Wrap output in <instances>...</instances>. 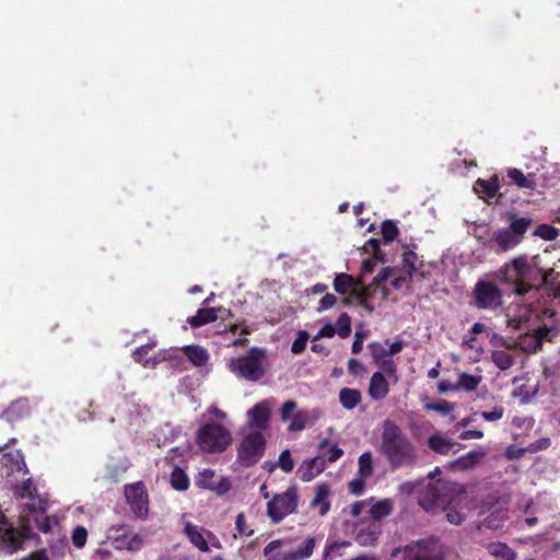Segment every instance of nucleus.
I'll return each instance as SVG.
<instances>
[{
    "instance_id": "nucleus-4",
    "label": "nucleus",
    "mask_w": 560,
    "mask_h": 560,
    "mask_svg": "<svg viewBox=\"0 0 560 560\" xmlns=\"http://www.w3.org/2000/svg\"><path fill=\"white\" fill-rule=\"evenodd\" d=\"M505 220L508 226L499 229L491 237V241L502 252L511 250L520 245L534 222L530 217H522L515 211H508Z\"/></svg>"
},
{
    "instance_id": "nucleus-3",
    "label": "nucleus",
    "mask_w": 560,
    "mask_h": 560,
    "mask_svg": "<svg viewBox=\"0 0 560 560\" xmlns=\"http://www.w3.org/2000/svg\"><path fill=\"white\" fill-rule=\"evenodd\" d=\"M460 492L463 487L459 483L439 479L429 482L421 491L419 504L428 513L435 514L446 510Z\"/></svg>"
},
{
    "instance_id": "nucleus-24",
    "label": "nucleus",
    "mask_w": 560,
    "mask_h": 560,
    "mask_svg": "<svg viewBox=\"0 0 560 560\" xmlns=\"http://www.w3.org/2000/svg\"><path fill=\"white\" fill-rule=\"evenodd\" d=\"M1 463L8 468L7 476H10L14 471L28 472L24 456L21 452L4 454L1 458Z\"/></svg>"
},
{
    "instance_id": "nucleus-37",
    "label": "nucleus",
    "mask_w": 560,
    "mask_h": 560,
    "mask_svg": "<svg viewBox=\"0 0 560 560\" xmlns=\"http://www.w3.org/2000/svg\"><path fill=\"white\" fill-rule=\"evenodd\" d=\"M481 380L482 378L480 375H471L466 372H463L459 374L456 385L458 386V389H464L466 392H474L477 389Z\"/></svg>"
},
{
    "instance_id": "nucleus-42",
    "label": "nucleus",
    "mask_w": 560,
    "mask_h": 560,
    "mask_svg": "<svg viewBox=\"0 0 560 560\" xmlns=\"http://www.w3.org/2000/svg\"><path fill=\"white\" fill-rule=\"evenodd\" d=\"M335 328L340 338H348L351 334V317L347 313H341Z\"/></svg>"
},
{
    "instance_id": "nucleus-55",
    "label": "nucleus",
    "mask_w": 560,
    "mask_h": 560,
    "mask_svg": "<svg viewBox=\"0 0 560 560\" xmlns=\"http://www.w3.org/2000/svg\"><path fill=\"white\" fill-rule=\"evenodd\" d=\"M306 425V417L302 412H296L292 416L291 423L289 425L290 431H302Z\"/></svg>"
},
{
    "instance_id": "nucleus-1",
    "label": "nucleus",
    "mask_w": 560,
    "mask_h": 560,
    "mask_svg": "<svg viewBox=\"0 0 560 560\" xmlns=\"http://www.w3.org/2000/svg\"><path fill=\"white\" fill-rule=\"evenodd\" d=\"M558 275L553 268L545 269L540 266L539 255L528 257L522 254L505 262L497 277L501 283L511 288V294L524 296L541 288L553 289Z\"/></svg>"
},
{
    "instance_id": "nucleus-8",
    "label": "nucleus",
    "mask_w": 560,
    "mask_h": 560,
    "mask_svg": "<svg viewBox=\"0 0 560 560\" xmlns=\"http://www.w3.org/2000/svg\"><path fill=\"white\" fill-rule=\"evenodd\" d=\"M265 357V349L252 347L247 355L233 359L229 368L238 377L249 382H257L265 375V369L262 366Z\"/></svg>"
},
{
    "instance_id": "nucleus-18",
    "label": "nucleus",
    "mask_w": 560,
    "mask_h": 560,
    "mask_svg": "<svg viewBox=\"0 0 560 560\" xmlns=\"http://www.w3.org/2000/svg\"><path fill=\"white\" fill-rule=\"evenodd\" d=\"M122 530L116 537H113L116 549H127L129 551H139L143 547V539L139 534H129L126 532L125 526H121L117 532Z\"/></svg>"
},
{
    "instance_id": "nucleus-28",
    "label": "nucleus",
    "mask_w": 560,
    "mask_h": 560,
    "mask_svg": "<svg viewBox=\"0 0 560 560\" xmlns=\"http://www.w3.org/2000/svg\"><path fill=\"white\" fill-rule=\"evenodd\" d=\"M361 284L359 280L354 279L352 276L341 272L337 273L334 279V289L337 293L346 295L350 294L354 287Z\"/></svg>"
},
{
    "instance_id": "nucleus-7",
    "label": "nucleus",
    "mask_w": 560,
    "mask_h": 560,
    "mask_svg": "<svg viewBox=\"0 0 560 560\" xmlns=\"http://www.w3.org/2000/svg\"><path fill=\"white\" fill-rule=\"evenodd\" d=\"M33 537L28 523L14 527L0 510V553L12 555L23 549L24 544Z\"/></svg>"
},
{
    "instance_id": "nucleus-26",
    "label": "nucleus",
    "mask_w": 560,
    "mask_h": 560,
    "mask_svg": "<svg viewBox=\"0 0 560 560\" xmlns=\"http://www.w3.org/2000/svg\"><path fill=\"white\" fill-rule=\"evenodd\" d=\"M330 493L329 486L327 483H320L316 487V493L313 500L311 501L312 508L319 506V515L325 516L329 509L330 503L328 501V495Z\"/></svg>"
},
{
    "instance_id": "nucleus-2",
    "label": "nucleus",
    "mask_w": 560,
    "mask_h": 560,
    "mask_svg": "<svg viewBox=\"0 0 560 560\" xmlns=\"http://www.w3.org/2000/svg\"><path fill=\"white\" fill-rule=\"evenodd\" d=\"M380 452L393 470L416 464L417 450L401 428L392 420L383 422Z\"/></svg>"
},
{
    "instance_id": "nucleus-15",
    "label": "nucleus",
    "mask_w": 560,
    "mask_h": 560,
    "mask_svg": "<svg viewBox=\"0 0 560 560\" xmlns=\"http://www.w3.org/2000/svg\"><path fill=\"white\" fill-rule=\"evenodd\" d=\"M365 253L372 254L371 258L364 259L361 267V273H372L377 262L385 261V254L380 248V240L370 238L363 246Z\"/></svg>"
},
{
    "instance_id": "nucleus-63",
    "label": "nucleus",
    "mask_w": 560,
    "mask_h": 560,
    "mask_svg": "<svg viewBox=\"0 0 560 560\" xmlns=\"http://www.w3.org/2000/svg\"><path fill=\"white\" fill-rule=\"evenodd\" d=\"M37 528L43 533H49L51 529V518L47 515H38L35 518Z\"/></svg>"
},
{
    "instance_id": "nucleus-36",
    "label": "nucleus",
    "mask_w": 560,
    "mask_h": 560,
    "mask_svg": "<svg viewBox=\"0 0 560 560\" xmlns=\"http://www.w3.org/2000/svg\"><path fill=\"white\" fill-rule=\"evenodd\" d=\"M491 360L494 363V365L502 371L509 370L514 364V358L505 350L492 351Z\"/></svg>"
},
{
    "instance_id": "nucleus-40",
    "label": "nucleus",
    "mask_w": 560,
    "mask_h": 560,
    "mask_svg": "<svg viewBox=\"0 0 560 560\" xmlns=\"http://www.w3.org/2000/svg\"><path fill=\"white\" fill-rule=\"evenodd\" d=\"M534 236L540 237L545 241H553L559 236V230L552 225L542 223L536 226L533 232Z\"/></svg>"
},
{
    "instance_id": "nucleus-32",
    "label": "nucleus",
    "mask_w": 560,
    "mask_h": 560,
    "mask_svg": "<svg viewBox=\"0 0 560 560\" xmlns=\"http://www.w3.org/2000/svg\"><path fill=\"white\" fill-rule=\"evenodd\" d=\"M183 352L195 366H203L209 359L207 350L200 346H186Z\"/></svg>"
},
{
    "instance_id": "nucleus-11",
    "label": "nucleus",
    "mask_w": 560,
    "mask_h": 560,
    "mask_svg": "<svg viewBox=\"0 0 560 560\" xmlns=\"http://www.w3.org/2000/svg\"><path fill=\"white\" fill-rule=\"evenodd\" d=\"M474 303L479 310L495 311L503 304V291L492 281L479 280L474 288Z\"/></svg>"
},
{
    "instance_id": "nucleus-39",
    "label": "nucleus",
    "mask_w": 560,
    "mask_h": 560,
    "mask_svg": "<svg viewBox=\"0 0 560 560\" xmlns=\"http://www.w3.org/2000/svg\"><path fill=\"white\" fill-rule=\"evenodd\" d=\"M374 467H373V460L372 455L370 452H364L359 457V470L358 475L362 478H369L373 475Z\"/></svg>"
},
{
    "instance_id": "nucleus-60",
    "label": "nucleus",
    "mask_w": 560,
    "mask_h": 560,
    "mask_svg": "<svg viewBox=\"0 0 560 560\" xmlns=\"http://www.w3.org/2000/svg\"><path fill=\"white\" fill-rule=\"evenodd\" d=\"M347 366H348L349 373L354 376H358L365 372L364 365L359 360H357L354 358H351L348 360Z\"/></svg>"
},
{
    "instance_id": "nucleus-59",
    "label": "nucleus",
    "mask_w": 560,
    "mask_h": 560,
    "mask_svg": "<svg viewBox=\"0 0 560 560\" xmlns=\"http://www.w3.org/2000/svg\"><path fill=\"white\" fill-rule=\"evenodd\" d=\"M392 271L393 269L390 267L383 268L374 278L373 282L371 283V287L384 285L388 280Z\"/></svg>"
},
{
    "instance_id": "nucleus-52",
    "label": "nucleus",
    "mask_w": 560,
    "mask_h": 560,
    "mask_svg": "<svg viewBox=\"0 0 560 560\" xmlns=\"http://www.w3.org/2000/svg\"><path fill=\"white\" fill-rule=\"evenodd\" d=\"M307 340H308V334L304 330L299 331L298 337L295 338V340L293 341V343L291 346V351L294 354L302 353L306 348Z\"/></svg>"
},
{
    "instance_id": "nucleus-21",
    "label": "nucleus",
    "mask_w": 560,
    "mask_h": 560,
    "mask_svg": "<svg viewBox=\"0 0 560 560\" xmlns=\"http://www.w3.org/2000/svg\"><path fill=\"white\" fill-rule=\"evenodd\" d=\"M381 525L376 522L361 526L355 533V541L360 546H374L381 535Z\"/></svg>"
},
{
    "instance_id": "nucleus-12",
    "label": "nucleus",
    "mask_w": 560,
    "mask_h": 560,
    "mask_svg": "<svg viewBox=\"0 0 560 560\" xmlns=\"http://www.w3.org/2000/svg\"><path fill=\"white\" fill-rule=\"evenodd\" d=\"M401 552V560H444L442 546L438 539L409 544Z\"/></svg>"
},
{
    "instance_id": "nucleus-34",
    "label": "nucleus",
    "mask_w": 560,
    "mask_h": 560,
    "mask_svg": "<svg viewBox=\"0 0 560 560\" xmlns=\"http://www.w3.org/2000/svg\"><path fill=\"white\" fill-rule=\"evenodd\" d=\"M393 511V504L390 500L384 499L374 503L370 509V515L374 522L381 521L388 516Z\"/></svg>"
},
{
    "instance_id": "nucleus-62",
    "label": "nucleus",
    "mask_w": 560,
    "mask_h": 560,
    "mask_svg": "<svg viewBox=\"0 0 560 560\" xmlns=\"http://www.w3.org/2000/svg\"><path fill=\"white\" fill-rule=\"evenodd\" d=\"M337 302V298L331 293H326L318 303L317 311H326L330 307H332Z\"/></svg>"
},
{
    "instance_id": "nucleus-47",
    "label": "nucleus",
    "mask_w": 560,
    "mask_h": 560,
    "mask_svg": "<svg viewBox=\"0 0 560 560\" xmlns=\"http://www.w3.org/2000/svg\"><path fill=\"white\" fill-rule=\"evenodd\" d=\"M417 260L418 255L412 249H407L404 252L402 262L409 277H412L417 272Z\"/></svg>"
},
{
    "instance_id": "nucleus-31",
    "label": "nucleus",
    "mask_w": 560,
    "mask_h": 560,
    "mask_svg": "<svg viewBox=\"0 0 560 560\" xmlns=\"http://www.w3.org/2000/svg\"><path fill=\"white\" fill-rule=\"evenodd\" d=\"M217 320V308L202 307L199 308L196 315L188 317L187 322L191 327H201L206 324Z\"/></svg>"
},
{
    "instance_id": "nucleus-41",
    "label": "nucleus",
    "mask_w": 560,
    "mask_h": 560,
    "mask_svg": "<svg viewBox=\"0 0 560 560\" xmlns=\"http://www.w3.org/2000/svg\"><path fill=\"white\" fill-rule=\"evenodd\" d=\"M427 411H435L442 416L451 415L455 410V404L441 400L436 402H428L423 406Z\"/></svg>"
},
{
    "instance_id": "nucleus-49",
    "label": "nucleus",
    "mask_w": 560,
    "mask_h": 560,
    "mask_svg": "<svg viewBox=\"0 0 560 560\" xmlns=\"http://www.w3.org/2000/svg\"><path fill=\"white\" fill-rule=\"evenodd\" d=\"M88 540V530L84 526H75L72 530L71 541L74 547L81 549L85 546Z\"/></svg>"
},
{
    "instance_id": "nucleus-61",
    "label": "nucleus",
    "mask_w": 560,
    "mask_h": 560,
    "mask_svg": "<svg viewBox=\"0 0 560 560\" xmlns=\"http://www.w3.org/2000/svg\"><path fill=\"white\" fill-rule=\"evenodd\" d=\"M298 408V405L294 400H287L282 407H281V410H280V413H281V419L283 421L288 420L293 413L294 411L296 410Z\"/></svg>"
},
{
    "instance_id": "nucleus-17",
    "label": "nucleus",
    "mask_w": 560,
    "mask_h": 560,
    "mask_svg": "<svg viewBox=\"0 0 560 560\" xmlns=\"http://www.w3.org/2000/svg\"><path fill=\"white\" fill-rule=\"evenodd\" d=\"M500 189V182L497 175H493L489 179L478 178L474 184V190L476 194L490 203V200L498 196Z\"/></svg>"
},
{
    "instance_id": "nucleus-53",
    "label": "nucleus",
    "mask_w": 560,
    "mask_h": 560,
    "mask_svg": "<svg viewBox=\"0 0 560 560\" xmlns=\"http://www.w3.org/2000/svg\"><path fill=\"white\" fill-rule=\"evenodd\" d=\"M235 527L240 535H244V536L248 537L254 534V530L248 528L244 513L237 514L236 520H235Z\"/></svg>"
},
{
    "instance_id": "nucleus-58",
    "label": "nucleus",
    "mask_w": 560,
    "mask_h": 560,
    "mask_svg": "<svg viewBox=\"0 0 560 560\" xmlns=\"http://www.w3.org/2000/svg\"><path fill=\"white\" fill-rule=\"evenodd\" d=\"M370 294V287L365 285H361L360 288L354 287L350 293L351 298L357 300L359 304L369 300Z\"/></svg>"
},
{
    "instance_id": "nucleus-30",
    "label": "nucleus",
    "mask_w": 560,
    "mask_h": 560,
    "mask_svg": "<svg viewBox=\"0 0 560 560\" xmlns=\"http://www.w3.org/2000/svg\"><path fill=\"white\" fill-rule=\"evenodd\" d=\"M362 400V394L359 389L345 387L339 392V402L347 410L354 409Z\"/></svg>"
},
{
    "instance_id": "nucleus-23",
    "label": "nucleus",
    "mask_w": 560,
    "mask_h": 560,
    "mask_svg": "<svg viewBox=\"0 0 560 560\" xmlns=\"http://www.w3.org/2000/svg\"><path fill=\"white\" fill-rule=\"evenodd\" d=\"M252 424L258 429H266L270 419V409L266 402L256 404L249 411Z\"/></svg>"
},
{
    "instance_id": "nucleus-57",
    "label": "nucleus",
    "mask_w": 560,
    "mask_h": 560,
    "mask_svg": "<svg viewBox=\"0 0 560 560\" xmlns=\"http://www.w3.org/2000/svg\"><path fill=\"white\" fill-rule=\"evenodd\" d=\"M365 479L359 476L358 478H354L351 480L348 485L349 491L352 494L361 495L365 489Z\"/></svg>"
},
{
    "instance_id": "nucleus-10",
    "label": "nucleus",
    "mask_w": 560,
    "mask_h": 560,
    "mask_svg": "<svg viewBox=\"0 0 560 560\" xmlns=\"http://www.w3.org/2000/svg\"><path fill=\"white\" fill-rule=\"evenodd\" d=\"M266 451V439L261 432L248 433L237 447V463L245 468L257 464Z\"/></svg>"
},
{
    "instance_id": "nucleus-51",
    "label": "nucleus",
    "mask_w": 560,
    "mask_h": 560,
    "mask_svg": "<svg viewBox=\"0 0 560 560\" xmlns=\"http://www.w3.org/2000/svg\"><path fill=\"white\" fill-rule=\"evenodd\" d=\"M278 467L284 472H291L294 468V462L291 456L290 450H283L280 455L279 459L277 462Z\"/></svg>"
},
{
    "instance_id": "nucleus-64",
    "label": "nucleus",
    "mask_w": 560,
    "mask_h": 560,
    "mask_svg": "<svg viewBox=\"0 0 560 560\" xmlns=\"http://www.w3.org/2000/svg\"><path fill=\"white\" fill-rule=\"evenodd\" d=\"M126 470L127 467H121L118 465L109 466L107 469V476L112 481L117 482L119 480L120 475L124 474Z\"/></svg>"
},
{
    "instance_id": "nucleus-22",
    "label": "nucleus",
    "mask_w": 560,
    "mask_h": 560,
    "mask_svg": "<svg viewBox=\"0 0 560 560\" xmlns=\"http://www.w3.org/2000/svg\"><path fill=\"white\" fill-rule=\"evenodd\" d=\"M325 468L326 465L318 455L308 460H304L298 470V475L302 481H311L316 476H318Z\"/></svg>"
},
{
    "instance_id": "nucleus-54",
    "label": "nucleus",
    "mask_w": 560,
    "mask_h": 560,
    "mask_svg": "<svg viewBox=\"0 0 560 560\" xmlns=\"http://www.w3.org/2000/svg\"><path fill=\"white\" fill-rule=\"evenodd\" d=\"M504 415V408L502 406H494L491 411H482L481 417L483 420L493 422L502 419Z\"/></svg>"
},
{
    "instance_id": "nucleus-14",
    "label": "nucleus",
    "mask_w": 560,
    "mask_h": 560,
    "mask_svg": "<svg viewBox=\"0 0 560 560\" xmlns=\"http://www.w3.org/2000/svg\"><path fill=\"white\" fill-rule=\"evenodd\" d=\"M427 444L432 452L440 455L455 454L459 450L464 448L463 444L457 443L441 433H434L429 436Z\"/></svg>"
},
{
    "instance_id": "nucleus-38",
    "label": "nucleus",
    "mask_w": 560,
    "mask_h": 560,
    "mask_svg": "<svg viewBox=\"0 0 560 560\" xmlns=\"http://www.w3.org/2000/svg\"><path fill=\"white\" fill-rule=\"evenodd\" d=\"M14 494L21 499H34L37 494V489L31 478L16 485L13 490Z\"/></svg>"
},
{
    "instance_id": "nucleus-19",
    "label": "nucleus",
    "mask_w": 560,
    "mask_h": 560,
    "mask_svg": "<svg viewBox=\"0 0 560 560\" xmlns=\"http://www.w3.org/2000/svg\"><path fill=\"white\" fill-rule=\"evenodd\" d=\"M506 176L512 184L517 186L520 189L535 190L537 188V177L534 173L525 175L521 170L510 167L506 171Z\"/></svg>"
},
{
    "instance_id": "nucleus-50",
    "label": "nucleus",
    "mask_w": 560,
    "mask_h": 560,
    "mask_svg": "<svg viewBox=\"0 0 560 560\" xmlns=\"http://www.w3.org/2000/svg\"><path fill=\"white\" fill-rule=\"evenodd\" d=\"M315 548V538L308 537L306 538L303 544L294 550V552L298 555V557L303 560L306 558H310L314 551Z\"/></svg>"
},
{
    "instance_id": "nucleus-43",
    "label": "nucleus",
    "mask_w": 560,
    "mask_h": 560,
    "mask_svg": "<svg viewBox=\"0 0 560 560\" xmlns=\"http://www.w3.org/2000/svg\"><path fill=\"white\" fill-rule=\"evenodd\" d=\"M154 347L155 342H149L136 348V350L132 352L133 360L138 363H141L143 366H149L150 359L148 358V354Z\"/></svg>"
},
{
    "instance_id": "nucleus-48",
    "label": "nucleus",
    "mask_w": 560,
    "mask_h": 560,
    "mask_svg": "<svg viewBox=\"0 0 560 560\" xmlns=\"http://www.w3.org/2000/svg\"><path fill=\"white\" fill-rule=\"evenodd\" d=\"M368 348L375 364L388 358L387 349L380 342H370Z\"/></svg>"
},
{
    "instance_id": "nucleus-25",
    "label": "nucleus",
    "mask_w": 560,
    "mask_h": 560,
    "mask_svg": "<svg viewBox=\"0 0 560 560\" xmlns=\"http://www.w3.org/2000/svg\"><path fill=\"white\" fill-rule=\"evenodd\" d=\"M318 448L319 457L324 460L325 465L326 463L331 464L337 462L343 455V450L340 448L336 443H330L328 439L320 441Z\"/></svg>"
},
{
    "instance_id": "nucleus-13",
    "label": "nucleus",
    "mask_w": 560,
    "mask_h": 560,
    "mask_svg": "<svg viewBox=\"0 0 560 560\" xmlns=\"http://www.w3.org/2000/svg\"><path fill=\"white\" fill-rule=\"evenodd\" d=\"M125 497L135 516L145 520L149 515V497L143 482L126 485Z\"/></svg>"
},
{
    "instance_id": "nucleus-6",
    "label": "nucleus",
    "mask_w": 560,
    "mask_h": 560,
    "mask_svg": "<svg viewBox=\"0 0 560 560\" xmlns=\"http://www.w3.org/2000/svg\"><path fill=\"white\" fill-rule=\"evenodd\" d=\"M33 537L28 523L14 527L0 510V553L12 555L23 549L24 544Z\"/></svg>"
},
{
    "instance_id": "nucleus-9",
    "label": "nucleus",
    "mask_w": 560,
    "mask_h": 560,
    "mask_svg": "<svg viewBox=\"0 0 560 560\" xmlns=\"http://www.w3.org/2000/svg\"><path fill=\"white\" fill-rule=\"evenodd\" d=\"M299 505L296 486L289 487L281 493H275L267 503V515L272 524H279L288 515L295 513Z\"/></svg>"
},
{
    "instance_id": "nucleus-46",
    "label": "nucleus",
    "mask_w": 560,
    "mask_h": 560,
    "mask_svg": "<svg viewBox=\"0 0 560 560\" xmlns=\"http://www.w3.org/2000/svg\"><path fill=\"white\" fill-rule=\"evenodd\" d=\"M376 365L382 370V373L387 374L395 383L398 381L397 365L393 359L386 358L376 363Z\"/></svg>"
},
{
    "instance_id": "nucleus-20",
    "label": "nucleus",
    "mask_w": 560,
    "mask_h": 560,
    "mask_svg": "<svg viewBox=\"0 0 560 560\" xmlns=\"http://www.w3.org/2000/svg\"><path fill=\"white\" fill-rule=\"evenodd\" d=\"M31 415V404L25 397H21L10 404L2 416L10 422L18 421Z\"/></svg>"
},
{
    "instance_id": "nucleus-45",
    "label": "nucleus",
    "mask_w": 560,
    "mask_h": 560,
    "mask_svg": "<svg viewBox=\"0 0 560 560\" xmlns=\"http://www.w3.org/2000/svg\"><path fill=\"white\" fill-rule=\"evenodd\" d=\"M551 332V329L547 326H541L536 329H534V345L532 347L533 351L536 352L542 348V341L544 340H550L549 335Z\"/></svg>"
},
{
    "instance_id": "nucleus-33",
    "label": "nucleus",
    "mask_w": 560,
    "mask_h": 560,
    "mask_svg": "<svg viewBox=\"0 0 560 560\" xmlns=\"http://www.w3.org/2000/svg\"><path fill=\"white\" fill-rule=\"evenodd\" d=\"M185 533L189 538L190 542L200 551L208 552L210 550L207 540L205 539L202 534L197 529V527L188 523L185 526Z\"/></svg>"
},
{
    "instance_id": "nucleus-35",
    "label": "nucleus",
    "mask_w": 560,
    "mask_h": 560,
    "mask_svg": "<svg viewBox=\"0 0 560 560\" xmlns=\"http://www.w3.org/2000/svg\"><path fill=\"white\" fill-rule=\"evenodd\" d=\"M171 486L177 491H185L189 488V478L180 467L176 466L171 472Z\"/></svg>"
},
{
    "instance_id": "nucleus-29",
    "label": "nucleus",
    "mask_w": 560,
    "mask_h": 560,
    "mask_svg": "<svg viewBox=\"0 0 560 560\" xmlns=\"http://www.w3.org/2000/svg\"><path fill=\"white\" fill-rule=\"evenodd\" d=\"M487 549L495 560H516V552L505 542H491Z\"/></svg>"
},
{
    "instance_id": "nucleus-44",
    "label": "nucleus",
    "mask_w": 560,
    "mask_h": 560,
    "mask_svg": "<svg viewBox=\"0 0 560 560\" xmlns=\"http://www.w3.org/2000/svg\"><path fill=\"white\" fill-rule=\"evenodd\" d=\"M398 228L393 220H385L381 225V233L386 243L393 242L398 236Z\"/></svg>"
},
{
    "instance_id": "nucleus-27",
    "label": "nucleus",
    "mask_w": 560,
    "mask_h": 560,
    "mask_svg": "<svg viewBox=\"0 0 560 560\" xmlns=\"http://www.w3.org/2000/svg\"><path fill=\"white\" fill-rule=\"evenodd\" d=\"M483 456V451H470L452 462L451 467L457 470H468L474 468Z\"/></svg>"
},
{
    "instance_id": "nucleus-5",
    "label": "nucleus",
    "mask_w": 560,
    "mask_h": 560,
    "mask_svg": "<svg viewBox=\"0 0 560 560\" xmlns=\"http://www.w3.org/2000/svg\"><path fill=\"white\" fill-rule=\"evenodd\" d=\"M196 443L206 453H222L231 445L232 434L223 424L211 420L200 427Z\"/></svg>"
},
{
    "instance_id": "nucleus-56",
    "label": "nucleus",
    "mask_w": 560,
    "mask_h": 560,
    "mask_svg": "<svg viewBox=\"0 0 560 560\" xmlns=\"http://www.w3.org/2000/svg\"><path fill=\"white\" fill-rule=\"evenodd\" d=\"M444 511L447 522L453 525H460L465 521V515L455 509L448 506Z\"/></svg>"
},
{
    "instance_id": "nucleus-16",
    "label": "nucleus",
    "mask_w": 560,
    "mask_h": 560,
    "mask_svg": "<svg viewBox=\"0 0 560 560\" xmlns=\"http://www.w3.org/2000/svg\"><path fill=\"white\" fill-rule=\"evenodd\" d=\"M389 389V382L386 380L384 373L377 371L372 374L368 388V394L372 400H383L388 395Z\"/></svg>"
}]
</instances>
